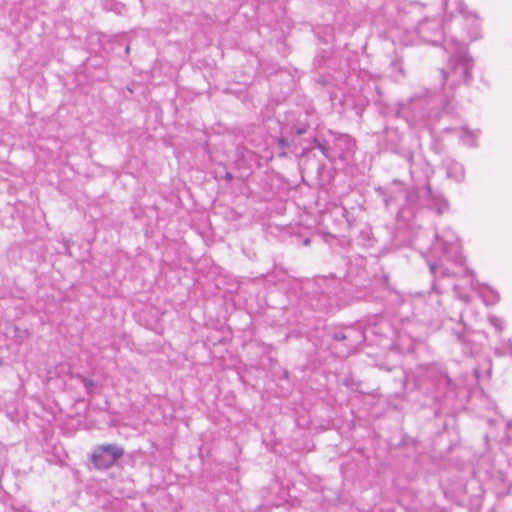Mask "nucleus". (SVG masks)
I'll return each mask as SVG.
<instances>
[{"label":"nucleus","mask_w":512,"mask_h":512,"mask_svg":"<svg viewBox=\"0 0 512 512\" xmlns=\"http://www.w3.org/2000/svg\"><path fill=\"white\" fill-rule=\"evenodd\" d=\"M429 253L427 263L433 275L438 272L442 276H463L471 273L464 265L458 236L449 228L436 235Z\"/></svg>","instance_id":"nucleus-1"},{"label":"nucleus","mask_w":512,"mask_h":512,"mask_svg":"<svg viewBox=\"0 0 512 512\" xmlns=\"http://www.w3.org/2000/svg\"><path fill=\"white\" fill-rule=\"evenodd\" d=\"M452 53L446 68L442 71L444 86L454 90L457 86L466 83L470 78L472 60L468 56L467 46L463 42L453 39L448 44Z\"/></svg>","instance_id":"nucleus-2"},{"label":"nucleus","mask_w":512,"mask_h":512,"mask_svg":"<svg viewBox=\"0 0 512 512\" xmlns=\"http://www.w3.org/2000/svg\"><path fill=\"white\" fill-rule=\"evenodd\" d=\"M423 377L422 386L432 389L437 394H444L452 387V380L442 366L429 364L420 368Z\"/></svg>","instance_id":"nucleus-3"},{"label":"nucleus","mask_w":512,"mask_h":512,"mask_svg":"<svg viewBox=\"0 0 512 512\" xmlns=\"http://www.w3.org/2000/svg\"><path fill=\"white\" fill-rule=\"evenodd\" d=\"M316 148L327 158L340 157L346 158L348 154L353 152L355 142L346 134L333 135V148H331L327 141H320L315 138L314 140Z\"/></svg>","instance_id":"nucleus-4"},{"label":"nucleus","mask_w":512,"mask_h":512,"mask_svg":"<svg viewBox=\"0 0 512 512\" xmlns=\"http://www.w3.org/2000/svg\"><path fill=\"white\" fill-rule=\"evenodd\" d=\"M389 197L385 198L386 205L404 200L408 205L416 204L418 200V192L415 189L406 190L404 185L398 181H394L389 187Z\"/></svg>","instance_id":"nucleus-5"},{"label":"nucleus","mask_w":512,"mask_h":512,"mask_svg":"<svg viewBox=\"0 0 512 512\" xmlns=\"http://www.w3.org/2000/svg\"><path fill=\"white\" fill-rule=\"evenodd\" d=\"M123 455V450H94L91 461L97 469L111 467Z\"/></svg>","instance_id":"nucleus-6"},{"label":"nucleus","mask_w":512,"mask_h":512,"mask_svg":"<svg viewBox=\"0 0 512 512\" xmlns=\"http://www.w3.org/2000/svg\"><path fill=\"white\" fill-rule=\"evenodd\" d=\"M425 194L429 200L431 209L436 210L439 214L447 210L448 203L446 200L441 195L435 194L429 184L426 185Z\"/></svg>","instance_id":"nucleus-7"},{"label":"nucleus","mask_w":512,"mask_h":512,"mask_svg":"<svg viewBox=\"0 0 512 512\" xmlns=\"http://www.w3.org/2000/svg\"><path fill=\"white\" fill-rule=\"evenodd\" d=\"M441 29V24L437 19H425L418 26L420 36L426 40H429L430 32L441 34Z\"/></svg>","instance_id":"nucleus-8"},{"label":"nucleus","mask_w":512,"mask_h":512,"mask_svg":"<svg viewBox=\"0 0 512 512\" xmlns=\"http://www.w3.org/2000/svg\"><path fill=\"white\" fill-rule=\"evenodd\" d=\"M447 176L457 182H461L465 178V170L461 163L450 160L446 164Z\"/></svg>","instance_id":"nucleus-9"},{"label":"nucleus","mask_w":512,"mask_h":512,"mask_svg":"<svg viewBox=\"0 0 512 512\" xmlns=\"http://www.w3.org/2000/svg\"><path fill=\"white\" fill-rule=\"evenodd\" d=\"M66 450H43L42 457L51 464L64 465L67 458Z\"/></svg>","instance_id":"nucleus-10"},{"label":"nucleus","mask_w":512,"mask_h":512,"mask_svg":"<svg viewBox=\"0 0 512 512\" xmlns=\"http://www.w3.org/2000/svg\"><path fill=\"white\" fill-rule=\"evenodd\" d=\"M480 135L479 130H470L467 127H462L460 129V138L461 141L470 147L476 146V141Z\"/></svg>","instance_id":"nucleus-11"},{"label":"nucleus","mask_w":512,"mask_h":512,"mask_svg":"<svg viewBox=\"0 0 512 512\" xmlns=\"http://www.w3.org/2000/svg\"><path fill=\"white\" fill-rule=\"evenodd\" d=\"M494 354L500 357L506 355L512 357V340L502 342L499 347L494 349Z\"/></svg>","instance_id":"nucleus-12"},{"label":"nucleus","mask_w":512,"mask_h":512,"mask_svg":"<svg viewBox=\"0 0 512 512\" xmlns=\"http://www.w3.org/2000/svg\"><path fill=\"white\" fill-rule=\"evenodd\" d=\"M507 437L505 439L487 442L488 445H507L512 446V420L507 423Z\"/></svg>","instance_id":"nucleus-13"},{"label":"nucleus","mask_w":512,"mask_h":512,"mask_svg":"<svg viewBox=\"0 0 512 512\" xmlns=\"http://www.w3.org/2000/svg\"><path fill=\"white\" fill-rule=\"evenodd\" d=\"M488 321L499 333L504 330V323L499 317L495 315H489Z\"/></svg>","instance_id":"nucleus-14"},{"label":"nucleus","mask_w":512,"mask_h":512,"mask_svg":"<svg viewBox=\"0 0 512 512\" xmlns=\"http://www.w3.org/2000/svg\"><path fill=\"white\" fill-rule=\"evenodd\" d=\"M83 383L87 391H90L94 387V382L90 379H83Z\"/></svg>","instance_id":"nucleus-15"},{"label":"nucleus","mask_w":512,"mask_h":512,"mask_svg":"<svg viewBox=\"0 0 512 512\" xmlns=\"http://www.w3.org/2000/svg\"><path fill=\"white\" fill-rule=\"evenodd\" d=\"M454 290H455V292L457 293V295H458L459 299L463 300L464 302H469V300H470L469 296H468V295H462V294H460V293L458 292V286H457V285H455V286H454Z\"/></svg>","instance_id":"nucleus-16"},{"label":"nucleus","mask_w":512,"mask_h":512,"mask_svg":"<svg viewBox=\"0 0 512 512\" xmlns=\"http://www.w3.org/2000/svg\"><path fill=\"white\" fill-rule=\"evenodd\" d=\"M492 298L489 301L491 304L496 303L499 300V296L496 292L491 291Z\"/></svg>","instance_id":"nucleus-17"},{"label":"nucleus","mask_w":512,"mask_h":512,"mask_svg":"<svg viewBox=\"0 0 512 512\" xmlns=\"http://www.w3.org/2000/svg\"><path fill=\"white\" fill-rule=\"evenodd\" d=\"M335 339H337V340L345 339V335H344V334H342V333H337V334L335 335Z\"/></svg>","instance_id":"nucleus-18"},{"label":"nucleus","mask_w":512,"mask_h":512,"mask_svg":"<svg viewBox=\"0 0 512 512\" xmlns=\"http://www.w3.org/2000/svg\"><path fill=\"white\" fill-rule=\"evenodd\" d=\"M98 448H106V449H109V448H117L116 446L112 445V444H107V445H101L99 446Z\"/></svg>","instance_id":"nucleus-19"},{"label":"nucleus","mask_w":512,"mask_h":512,"mask_svg":"<svg viewBox=\"0 0 512 512\" xmlns=\"http://www.w3.org/2000/svg\"><path fill=\"white\" fill-rule=\"evenodd\" d=\"M488 366L489 367H488L487 375L490 376L491 370H492V368H491V360L490 359L488 360Z\"/></svg>","instance_id":"nucleus-20"},{"label":"nucleus","mask_w":512,"mask_h":512,"mask_svg":"<svg viewBox=\"0 0 512 512\" xmlns=\"http://www.w3.org/2000/svg\"><path fill=\"white\" fill-rule=\"evenodd\" d=\"M443 6H444V9L447 11L448 7H449V1L448 0H444Z\"/></svg>","instance_id":"nucleus-21"},{"label":"nucleus","mask_w":512,"mask_h":512,"mask_svg":"<svg viewBox=\"0 0 512 512\" xmlns=\"http://www.w3.org/2000/svg\"><path fill=\"white\" fill-rule=\"evenodd\" d=\"M297 133L298 134H304L305 133V129H299V130H297Z\"/></svg>","instance_id":"nucleus-22"},{"label":"nucleus","mask_w":512,"mask_h":512,"mask_svg":"<svg viewBox=\"0 0 512 512\" xmlns=\"http://www.w3.org/2000/svg\"><path fill=\"white\" fill-rule=\"evenodd\" d=\"M475 374H476V377H477V378H479V377H480V375H479V370H478V369H476V370H475Z\"/></svg>","instance_id":"nucleus-23"},{"label":"nucleus","mask_w":512,"mask_h":512,"mask_svg":"<svg viewBox=\"0 0 512 512\" xmlns=\"http://www.w3.org/2000/svg\"><path fill=\"white\" fill-rule=\"evenodd\" d=\"M324 497L327 498L328 500H332V498L327 494H324Z\"/></svg>","instance_id":"nucleus-24"},{"label":"nucleus","mask_w":512,"mask_h":512,"mask_svg":"<svg viewBox=\"0 0 512 512\" xmlns=\"http://www.w3.org/2000/svg\"><path fill=\"white\" fill-rule=\"evenodd\" d=\"M459 11H460V13H462V14L464 13V10H463V8H462V6H461V5H460V7H459Z\"/></svg>","instance_id":"nucleus-25"},{"label":"nucleus","mask_w":512,"mask_h":512,"mask_svg":"<svg viewBox=\"0 0 512 512\" xmlns=\"http://www.w3.org/2000/svg\"><path fill=\"white\" fill-rule=\"evenodd\" d=\"M308 243H309V239H306V240L304 241V244H305V245H307Z\"/></svg>","instance_id":"nucleus-26"}]
</instances>
